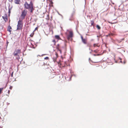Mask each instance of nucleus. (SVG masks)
<instances>
[{
    "label": "nucleus",
    "instance_id": "f8f14e48",
    "mask_svg": "<svg viewBox=\"0 0 128 128\" xmlns=\"http://www.w3.org/2000/svg\"><path fill=\"white\" fill-rule=\"evenodd\" d=\"M55 37L58 40L61 39L60 36L58 35H56L55 36Z\"/></svg>",
    "mask_w": 128,
    "mask_h": 128
},
{
    "label": "nucleus",
    "instance_id": "9d476101",
    "mask_svg": "<svg viewBox=\"0 0 128 128\" xmlns=\"http://www.w3.org/2000/svg\"><path fill=\"white\" fill-rule=\"evenodd\" d=\"M20 0H15L14 2L16 4H20Z\"/></svg>",
    "mask_w": 128,
    "mask_h": 128
},
{
    "label": "nucleus",
    "instance_id": "412c9836",
    "mask_svg": "<svg viewBox=\"0 0 128 128\" xmlns=\"http://www.w3.org/2000/svg\"><path fill=\"white\" fill-rule=\"evenodd\" d=\"M38 28L37 27H36L35 28L34 30V32L36 30H38Z\"/></svg>",
    "mask_w": 128,
    "mask_h": 128
},
{
    "label": "nucleus",
    "instance_id": "c85d7f7f",
    "mask_svg": "<svg viewBox=\"0 0 128 128\" xmlns=\"http://www.w3.org/2000/svg\"><path fill=\"white\" fill-rule=\"evenodd\" d=\"M13 0H11V1H12H12H13Z\"/></svg>",
    "mask_w": 128,
    "mask_h": 128
},
{
    "label": "nucleus",
    "instance_id": "5701e85b",
    "mask_svg": "<svg viewBox=\"0 0 128 128\" xmlns=\"http://www.w3.org/2000/svg\"><path fill=\"white\" fill-rule=\"evenodd\" d=\"M8 94H9L10 92V91L9 90H8Z\"/></svg>",
    "mask_w": 128,
    "mask_h": 128
},
{
    "label": "nucleus",
    "instance_id": "dca6fc26",
    "mask_svg": "<svg viewBox=\"0 0 128 128\" xmlns=\"http://www.w3.org/2000/svg\"><path fill=\"white\" fill-rule=\"evenodd\" d=\"M96 27L98 30H100V29L101 28H100V26L98 25H97L96 26Z\"/></svg>",
    "mask_w": 128,
    "mask_h": 128
},
{
    "label": "nucleus",
    "instance_id": "6ab92c4d",
    "mask_svg": "<svg viewBox=\"0 0 128 128\" xmlns=\"http://www.w3.org/2000/svg\"><path fill=\"white\" fill-rule=\"evenodd\" d=\"M94 47H95L96 46H98V47L99 46H98V44H94Z\"/></svg>",
    "mask_w": 128,
    "mask_h": 128
},
{
    "label": "nucleus",
    "instance_id": "f3484780",
    "mask_svg": "<svg viewBox=\"0 0 128 128\" xmlns=\"http://www.w3.org/2000/svg\"><path fill=\"white\" fill-rule=\"evenodd\" d=\"M34 32H32V33L30 35V36L31 37H32L34 34Z\"/></svg>",
    "mask_w": 128,
    "mask_h": 128
},
{
    "label": "nucleus",
    "instance_id": "a211bd4d",
    "mask_svg": "<svg viewBox=\"0 0 128 128\" xmlns=\"http://www.w3.org/2000/svg\"><path fill=\"white\" fill-rule=\"evenodd\" d=\"M3 89V88H0V94L2 93V91Z\"/></svg>",
    "mask_w": 128,
    "mask_h": 128
},
{
    "label": "nucleus",
    "instance_id": "393cba45",
    "mask_svg": "<svg viewBox=\"0 0 128 128\" xmlns=\"http://www.w3.org/2000/svg\"><path fill=\"white\" fill-rule=\"evenodd\" d=\"M94 62V63H98V62Z\"/></svg>",
    "mask_w": 128,
    "mask_h": 128
},
{
    "label": "nucleus",
    "instance_id": "f257e3e1",
    "mask_svg": "<svg viewBox=\"0 0 128 128\" xmlns=\"http://www.w3.org/2000/svg\"><path fill=\"white\" fill-rule=\"evenodd\" d=\"M24 6L25 8L29 10L30 12H32L34 8H33V4L32 0L30 1L29 4H28L27 2H25Z\"/></svg>",
    "mask_w": 128,
    "mask_h": 128
},
{
    "label": "nucleus",
    "instance_id": "7ed1b4c3",
    "mask_svg": "<svg viewBox=\"0 0 128 128\" xmlns=\"http://www.w3.org/2000/svg\"><path fill=\"white\" fill-rule=\"evenodd\" d=\"M65 34L67 36L68 40H72V38L73 36V32L72 31L67 30Z\"/></svg>",
    "mask_w": 128,
    "mask_h": 128
},
{
    "label": "nucleus",
    "instance_id": "b1692460",
    "mask_svg": "<svg viewBox=\"0 0 128 128\" xmlns=\"http://www.w3.org/2000/svg\"><path fill=\"white\" fill-rule=\"evenodd\" d=\"M90 44H88V46H90Z\"/></svg>",
    "mask_w": 128,
    "mask_h": 128
},
{
    "label": "nucleus",
    "instance_id": "ddd939ff",
    "mask_svg": "<svg viewBox=\"0 0 128 128\" xmlns=\"http://www.w3.org/2000/svg\"><path fill=\"white\" fill-rule=\"evenodd\" d=\"M52 42L54 43V45H55L56 42L55 40L54 39H53L52 40Z\"/></svg>",
    "mask_w": 128,
    "mask_h": 128
},
{
    "label": "nucleus",
    "instance_id": "2eb2a0df",
    "mask_svg": "<svg viewBox=\"0 0 128 128\" xmlns=\"http://www.w3.org/2000/svg\"><path fill=\"white\" fill-rule=\"evenodd\" d=\"M91 26H94V22L93 20H91Z\"/></svg>",
    "mask_w": 128,
    "mask_h": 128
},
{
    "label": "nucleus",
    "instance_id": "6e6552de",
    "mask_svg": "<svg viewBox=\"0 0 128 128\" xmlns=\"http://www.w3.org/2000/svg\"><path fill=\"white\" fill-rule=\"evenodd\" d=\"M81 38L83 43L84 44H86L87 43V40L83 38V37L82 36H81Z\"/></svg>",
    "mask_w": 128,
    "mask_h": 128
},
{
    "label": "nucleus",
    "instance_id": "4be33fe9",
    "mask_svg": "<svg viewBox=\"0 0 128 128\" xmlns=\"http://www.w3.org/2000/svg\"><path fill=\"white\" fill-rule=\"evenodd\" d=\"M12 86H10V90H12Z\"/></svg>",
    "mask_w": 128,
    "mask_h": 128
},
{
    "label": "nucleus",
    "instance_id": "aec40b11",
    "mask_svg": "<svg viewBox=\"0 0 128 128\" xmlns=\"http://www.w3.org/2000/svg\"><path fill=\"white\" fill-rule=\"evenodd\" d=\"M45 60H48L49 59V58L48 57H46L44 58Z\"/></svg>",
    "mask_w": 128,
    "mask_h": 128
},
{
    "label": "nucleus",
    "instance_id": "a878e982",
    "mask_svg": "<svg viewBox=\"0 0 128 128\" xmlns=\"http://www.w3.org/2000/svg\"><path fill=\"white\" fill-rule=\"evenodd\" d=\"M40 56V55H38L37 56Z\"/></svg>",
    "mask_w": 128,
    "mask_h": 128
},
{
    "label": "nucleus",
    "instance_id": "9b49d317",
    "mask_svg": "<svg viewBox=\"0 0 128 128\" xmlns=\"http://www.w3.org/2000/svg\"><path fill=\"white\" fill-rule=\"evenodd\" d=\"M12 29V28L10 26H8V31L9 32H11V30Z\"/></svg>",
    "mask_w": 128,
    "mask_h": 128
},
{
    "label": "nucleus",
    "instance_id": "20e7f679",
    "mask_svg": "<svg viewBox=\"0 0 128 128\" xmlns=\"http://www.w3.org/2000/svg\"><path fill=\"white\" fill-rule=\"evenodd\" d=\"M27 11L25 9L22 11L20 18V19L22 20L24 19L27 14Z\"/></svg>",
    "mask_w": 128,
    "mask_h": 128
},
{
    "label": "nucleus",
    "instance_id": "423d86ee",
    "mask_svg": "<svg viewBox=\"0 0 128 128\" xmlns=\"http://www.w3.org/2000/svg\"><path fill=\"white\" fill-rule=\"evenodd\" d=\"M21 53V50L20 49H16L13 53V54L14 56H18V54Z\"/></svg>",
    "mask_w": 128,
    "mask_h": 128
},
{
    "label": "nucleus",
    "instance_id": "39448f33",
    "mask_svg": "<svg viewBox=\"0 0 128 128\" xmlns=\"http://www.w3.org/2000/svg\"><path fill=\"white\" fill-rule=\"evenodd\" d=\"M23 26L22 21L20 19L18 22V24L17 25V30H22Z\"/></svg>",
    "mask_w": 128,
    "mask_h": 128
},
{
    "label": "nucleus",
    "instance_id": "1a4fd4ad",
    "mask_svg": "<svg viewBox=\"0 0 128 128\" xmlns=\"http://www.w3.org/2000/svg\"><path fill=\"white\" fill-rule=\"evenodd\" d=\"M2 18L6 22H7L8 21V18L6 14H5L4 16H2Z\"/></svg>",
    "mask_w": 128,
    "mask_h": 128
},
{
    "label": "nucleus",
    "instance_id": "c756f323",
    "mask_svg": "<svg viewBox=\"0 0 128 128\" xmlns=\"http://www.w3.org/2000/svg\"><path fill=\"white\" fill-rule=\"evenodd\" d=\"M1 63L0 62V65H1Z\"/></svg>",
    "mask_w": 128,
    "mask_h": 128
},
{
    "label": "nucleus",
    "instance_id": "bb28decb",
    "mask_svg": "<svg viewBox=\"0 0 128 128\" xmlns=\"http://www.w3.org/2000/svg\"><path fill=\"white\" fill-rule=\"evenodd\" d=\"M109 35V34H108V35L106 36H108Z\"/></svg>",
    "mask_w": 128,
    "mask_h": 128
},
{
    "label": "nucleus",
    "instance_id": "4468645a",
    "mask_svg": "<svg viewBox=\"0 0 128 128\" xmlns=\"http://www.w3.org/2000/svg\"><path fill=\"white\" fill-rule=\"evenodd\" d=\"M49 19L50 17L49 14H47V16L46 18V20H49Z\"/></svg>",
    "mask_w": 128,
    "mask_h": 128
},
{
    "label": "nucleus",
    "instance_id": "0eeeda50",
    "mask_svg": "<svg viewBox=\"0 0 128 128\" xmlns=\"http://www.w3.org/2000/svg\"><path fill=\"white\" fill-rule=\"evenodd\" d=\"M54 57L53 58V61L54 62L56 61L57 58L58 57V54L57 52H56L55 54L53 55Z\"/></svg>",
    "mask_w": 128,
    "mask_h": 128
},
{
    "label": "nucleus",
    "instance_id": "f03ea898",
    "mask_svg": "<svg viewBox=\"0 0 128 128\" xmlns=\"http://www.w3.org/2000/svg\"><path fill=\"white\" fill-rule=\"evenodd\" d=\"M56 48L62 54V52H65L66 50V46L64 43H60L58 44L56 46Z\"/></svg>",
    "mask_w": 128,
    "mask_h": 128
},
{
    "label": "nucleus",
    "instance_id": "cd10ccee",
    "mask_svg": "<svg viewBox=\"0 0 128 128\" xmlns=\"http://www.w3.org/2000/svg\"><path fill=\"white\" fill-rule=\"evenodd\" d=\"M94 56H96V54H94Z\"/></svg>",
    "mask_w": 128,
    "mask_h": 128
},
{
    "label": "nucleus",
    "instance_id": "7c9ffc66",
    "mask_svg": "<svg viewBox=\"0 0 128 128\" xmlns=\"http://www.w3.org/2000/svg\"><path fill=\"white\" fill-rule=\"evenodd\" d=\"M98 55H99V54H98L97 55L98 56Z\"/></svg>",
    "mask_w": 128,
    "mask_h": 128
}]
</instances>
